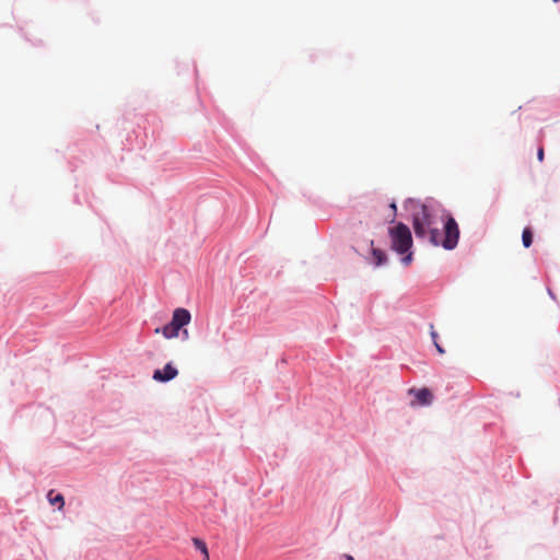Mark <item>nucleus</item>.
Segmentation results:
<instances>
[{
	"label": "nucleus",
	"mask_w": 560,
	"mask_h": 560,
	"mask_svg": "<svg viewBox=\"0 0 560 560\" xmlns=\"http://www.w3.org/2000/svg\"><path fill=\"white\" fill-rule=\"evenodd\" d=\"M412 208L410 220L412 230L418 240L428 238L434 247H442L445 250H454L459 243L460 229L452 212L442 209V231L434 228L436 212L431 211L425 205H420V199L409 197L404 201V209Z\"/></svg>",
	"instance_id": "f257e3e1"
},
{
	"label": "nucleus",
	"mask_w": 560,
	"mask_h": 560,
	"mask_svg": "<svg viewBox=\"0 0 560 560\" xmlns=\"http://www.w3.org/2000/svg\"><path fill=\"white\" fill-rule=\"evenodd\" d=\"M387 235L389 237V248L394 252L404 267L413 262V238L412 231L408 224L397 219L388 220Z\"/></svg>",
	"instance_id": "f03ea898"
},
{
	"label": "nucleus",
	"mask_w": 560,
	"mask_h": 560,
	"mask_svg": "<svg viewBox=\"0 0 560 560\" xmlns=\"http://www.w3.org/2000/svg\"><path fill=\"white\" fill-rule=\"evenodd\" d=\"M148 131L145 127L138 126L126 135L125 140L121 141L124 150H142L148 144Z\"/></svg>",
	"instance_id": "7ed1b4c3"
},
{
	"label": "nucleus",
	"mask_w": 560,
	"mask_h": 560,
	"mask_svg": "<svg viewBox=\"0 0 560 560\" xmlns=\"http://www.w3.org/2000/svg\"><path fill=\"white\" fill-rule=\"evenodd\" d=\"M408 395L412 396V399L410 400V407L412 408H423L429 407L432 405L434 400V394L431 388L429 387H411L408 389Z\"/></svg>",
	"instance_id": "20e7f679"
},
{
	"label": "nucleus",
	"mask_w": 560,
	"mask_h": 560,
	"mask_svg": "<svg viewBox=\"0 0 560 560\" xmlns=\"http://www.w3.org/2000/svg\"><path fill=\"white\" fill-rule=\"evenodd\" d=\"M179 371L173 361H168L163 368L153 370L152 380L159 384H167L175 380Z\"/></svg>",
	"instance_id": "39448f33"
},
{
	"label": "nucleus",
	"mask_w": 560,
	"mask_h": 560,
	"mask_svg": "<svg viewBox=\"0 0 560 560\" xmlns=\"http://www.w3.org/2000/svg\"><path fill=\"white\" fill-rule=\"evenodd\" d=\"M364 259L366 264L375 269L385 267L388 264L387 252L383 248L375 247L373 240L370 241L369 256H364Z\"/></svg>",
	"instance_id": "423d86ee"
},
{
	"label": "nucleus",
	"mask_w": 560,
	"mask_h": 560,
	"mask_svg": "<svg viewBox=\"0 0 560 560\" xmlns=\"http://www.w3.org/2000/svg\"><path fill=\"white\" fill-rule=\"evenodd\" d=\"M182 329L183 328H180V326L177 324V322L175 319H173V317H171V319L166 324H164L161 327H156L154 329V334H162V336L165 339L170 340V339L178 338Z\"/></svg>",
	"instance_id": "0eeeda50"
},
{
	"label": "nucleus",
	"mask_w": 560,
	"mask_h": 560,
	"mask_svg": "<svg viewBox=\"0 0 560 560\" xmlns=\"http://www.w3.org/2000/svg\"><path fill=\"white\" fill-rule=\"evenodd\" d=\"M46 499L49 505H51L57 511H62L65 508V495L56 490L50 489L46 493Z\"/></svg>",
	"instance_id": "6e6552de"
},
{
	"label": "nucleus",
	"mask_w": 560,
	"mask_h": 560,
	"mask_svg": "<svg viewBox=\"0 0 560 560\" xmlns=\"http://www.w3.org/2000/svg\"><path fill=\"white\" fill-rule=\"evenodd\" d=\"M172 317L177 322L180 328L187 327L191 322V313L185 307H176L172 313Z\"/></svg>",
	"instance_id": "1a4fd4ad"
},
{
	"label": "nucleus",
	"mask_w": 560,
	"mask_h": 560,
	"mask_svg": "<svg viewBox=\"0 0 560 560\" xmlns=\"http://www.w3.org/2000/svg\"><path fill=\"white\" fill-rule=\"evenodd\" d=\"M534 242V231L530 226H525L522 232V244L525 248H529Z\"/></svg>",
	"instance_id": "9d476101"
},
{
	"label": "nucleus",
	"mask_w": 560,
	"mask_h": 560,
	"mask_svg": "<svg viewBox=\"0 0 560 560\" xmlns=\"http://www.w3.org/2000/svg\"><path fill=\"white\" fill-rule=\"evenodd\" d=\"M429 328H430V337H431L432 343L435 347L436 352L439 354H444L445 353V349L438 341L439 340V334L434 329V325L431 323Z\"/></svg>",
	"instance_id": "9b49d317"
},
{
	"label": "nucleus",
	"mask_w": 560,
	"mask_h": 560,
	"mask_svg": "<svg viewBox=\"0 0 560 560\" xmlns=\"http://www.w3.org/2000/svg\"><path fill=\"white\" fill-rule=\"evenodd\" d=\"M420 205H425L428 209H430L431 211H438V209H444L442 207V205L436 200L434 199L433 197H428L425 198L424 201H421L420 200Z\"/></svg>",
	"instance_id": "f8f14e48"
},
{
	"label": "nucleus",
	"mask_w": 560,
	"mask_h": 560,
	"mask_svg": "<svg viewBox=\"0 0 560 560\" xmlns=\"http://www.w3.org/2000/svg\"><path fill=\"white\" fill-rule=\"evenodd\" d=\"M191 541H192L194 548L197 551H199L200 553H202V552H205V551H207L209 549L207 542L205 541V539H202L200 537H192Z\"/></svg>",
	"instance_id": "ddd939ff"
},
{
	"label": "nucleus",
	"mask_w": 560,
	"mask_h": 560,
	"mask_svg": "<svg viewBox=\"0 0 560 560\" xmlns=\"http://www.w3.org/2000/svg\"><path fill=\"white\" fill-rule=\"evenodd\" d=\"M37 409H40V412H39L40 419H47V420L51 419L52 424L55 425V417L51 413L50 408L37 404Z\"/></svg>",
	"instance_id": "4468645a"
},
{
	"label": "nucleus",
	"mask_w": 560,
	"mask_h": 560,
	"mask_svg": "<svg viewBox=\"0 0 560 560\" xmlns=\"http://www.w3.org/2000/svg\"><path fill=\"white\" fill-rule=\"evenodd\" d=\"M388 208L390 209L393 215H392V219H396L397 215H398V208H397V202L395 199H392L388 203Z\"/></svg>",
	"instance_id": "2eb2a0df"
},
{
	"label": "nucleus",
	"mask_w": 560,
	"mask_h": 560,
	"mask_svg": "<svg viewBox=\"0 0 560 560\" xmlns=\"http://www.w3.org/2000/svg\"><path fill=\"white\" fill-rule=\"evenodd\" d=\"M178 338H180L182 341H186V340L189 339V331H188L187 327H184L180 330V334H179Z\"/></svg>",
	"instance_id": "dca6fc26"
},
{
	"label": "nucleus",
	"mask_w": 560,
	"mask_h": 560,
	"mask_svg": "<svg viewBox=\"0 0 560 560\" xmlns=\"http://www.w3.org/2000/svg\"><path fill=\"white\" fill-rule=\"evenodd\" d=\"M536 155H537V160H538L539 162H542V161H544V159H545V150H544V147H542V145H539V147L537 148V153H536Z\"/></svg>",
	"instance_id": "f3484780"
},
{
	"label": "nucleus",
	"mask_w": 560,
	"mask_h": 560,
	"mask_svg": "<svg viewBox=\"0 0 560 560\" xmlns=\"http://www.w3.org/2000/svg\"><path fill=\"white\" fill-rule=\"evenodd\" d=\"M342 560H355L354 557L350 553H343L341 555Z\"/></svg>",
	"instance_id": "a211bd4d"
},
{
	"label": "nucleus",
	"mask_w": 560,
	"mask_h": 560,
	"mask_svg": "<svg viewBox=\"0 0 560 560\" xmlns=\"http://www.w3.org/2000/svg\"><path fill=\"white\" fill-rule=\"evenodd\" d=\"M69 167L71 172H74L78 168V165L74 164L72 161H69Z\"/></svg>",
	"instance_id": "6ab92c4d"
},
{
	"label": "nucleus",
	"mask_w": 560,
	"mask_h": 560,
	"mask_svg": "<svg viewBox=\"0 0 560 560\" xmlns=\"http://www.w3.org/2000/svg\"><path fill=\"white\" fill-rule=\"evenodd\" d=\"M201 555H202V560H210L209 549L207 551L202 552Z\"/></svg>",
	"instance_id": "aec40b11"
},
{
	"label": "nucleus",
	"mask_w": 560,
	"mask_h": 560,
	"mask_svg": "<svg viewBox=\"0 0 560 560\" xmlns=\"http://www.w3.org/2000/svg\"><path fill=\"white\" fill-rule=\"evenodd\" d=\"M547 291H548V295H549L552 300H556V294H555V292H553L551 289H549V288L547 289Z\"/></svg>",
	"instance_id": "412c9836"
},
{
	"label": "nucleus",
	"mask_w": 560,
	"mask_h": 560,
	"mask_svg": "<svg viewBox=\"0 0 560 560\" xmlns=\"http://www.w3.org/2000/svg\"><path fill=\"white\" fill-rule=\"evenodd\" d=\"M73 202H75V203H80V198H79V195H78V194H74V196H73Z\"/></svg>",
	"instance_id": "4be33fe9"
}]
</instances>
